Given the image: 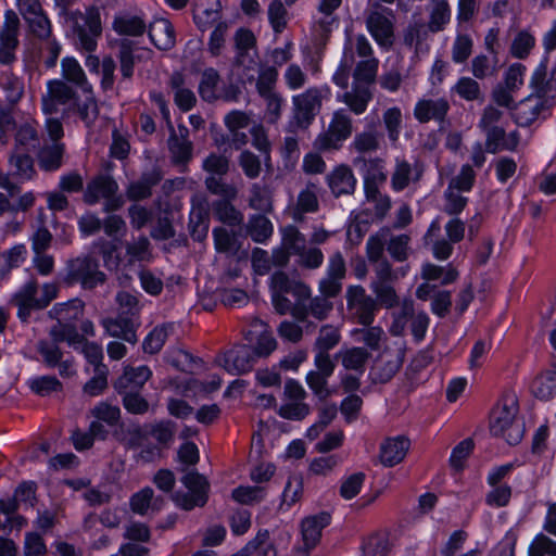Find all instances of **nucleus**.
Wrapping results in <instances>:
<instances>
[{
	"mask_svg": "<svg viewBox=\"0 0 556 556\" xmlns=\"http://www.w3.org/2000/svg\"><path fill=\"white\" fill-rule=\"evenodd\" d=\"M518 399L514 393L504 394L494 406L490 416L492 435L503 438L508 444H517L523 434L522 425L518 421Z\"/></svg>",
	"mask_w": 556,
	"mask_h": 556,
	"instance_id": "1",
	"label": "nucleus"
},
{
	"mask_svg": "<svg viewBox=\"0 0 556 556\" xmlns=\"http://www.w3.org/2000/svg\"><path fill=\"white\" fill-rule=\"evenodd\" d=\"M365 25L380 48H392L395 41V15L391 9L378 1L370 3L365 10Z\"/></svg>",
	"mask_w": 556,
	"mask_h": 556,
	"instance_id": "2",
	"label": "nucleus"
},
{
	"mask_svg": "<svg viewBox=\"0 0 556 556\" xmlns=\"http://www.w3.org/2000/svg\"><path fill=\"white\" fill-rule=\"evenodd\" d=\"M328 89L312 87L292 98V118L288 123V131L296 134L306 129L321 109L323 99Z\"/></svg>",
	"mask_w": 556,
	"mask_h": 556,
	"instance_id": "3",
	"label": "nucleus"
},
{
	"mask_svg": "<svg viewBox=\"0 0 556 556\" xmlns=\"http://www.w3.org/2000/svg\"><path fill=\"white\" fill-rule=\"evenodd\" d=\"M58 285L45 283L38 289L35 280L27 281L12 298L13 303L18 307L17 316L26 320L33 309H41L50 304L58 295Z\"/></svg>",
	"mask_w": 556,
	"mask_h": 556,
	"instance_id": "4",
	"label": "nucleus"
},
{
	"mask_svg": "<svg viewBox=\"0 0 556 556\" xmlns=\"http://www.w3.org/2000/svg\"><path fill=\"white\" fill-rule=\"evenodd\" d=\"M72 29L77 37L79 46L91 52L97 48V38L101 35V18L98 9L89 8L85 13L75 11L68 14Z\"/></svg>",
	"mask_w": 556,
	"mask_h": 556,
	"instance_id": "5",
	"label": "nucleus"
},
{
	"mask_svg": "<svg viewBox=\"0 0 556 556\" xmlns=\"http://www.w3.org/2000/svg\"><path fill=\"white\" fill-rule=\"evenodd\" d=\"M270 291L274 307L279 314H286L291 308L286 294L292 293L299 301L311 295V290L306 285L290 280L282 271H277L271 276Z\"/></svg>",
	"mask_w": 556,
	"mask_h": 556,
	"instance_id": "6",
	"label": "nucleus"
},
{
	"mask_svg": "<svg viewBox=\"0 0 556 556\" xmlns=\"http://www.w3.org/2000/svg\"><path fill=\"white\" fill-rule=\"evenodd\" d=\"M181 482L186 491H177L173 495L178 507L190 510L206 503L210 485L204 476L191 471L184 476Z\"/></svg>",
	"mask_w": 556,
	"mask_h": 556,
	"instance_id": "7",
	"label": "nucleus"
},
{
	"mask_svg": "<svg viewBox=\"0 0 556 556\" xmlns=\"http://www.w3.org/2000/svg\"><path fill=\"white\" fill-rule=\"evenodd\" d=\"M386 175L382 172L380 166H377L376 172L370 176L369 173L365 175V192H366V202L364 214L365 217H361L362 222H374L376 219H381L391 206L390 199L386 195H381L376 187V180H384Z\"/></svg>",
	"mask_w": 556,
	"mask_h": 556,
	"instance_id": "8",
	"label": "nucleus"
},
{
	"mask_svg": "<svg viewBox=\"0 0 556 556\" xmlns=\"http://www.w3.org/2000/svg\"><path fill=\"white\" fill-rule=\"evenodd\" d=\"M20 17L13 10L4 14V22L0 28V64L11 65L16 61V50L20 45Z\"/></svg>",
	"mask_w": 556,
	"mask_h": 556,
	"instance_id": "9",
	"label": "nucleus"
},
{
	"mask_svg": "<svg viewBox=\"0 0 556 556\" xmlns=\"http://www.w3.org/2000/svg\"><path fill=\"white\" fill-rule=\"evenodd\" d=\"M283 244L292 249L293 255L299 257L301 265L317 268L323 264L321 251L317 248L306 249L305 237L294 226L283 228Z\"/></svg>",
	"mask_w": 556,
	"mask_h": 556,
	"instance_id": "10",
	"label": "nucleus"
},
{
	"mask_svg": "<svg viewBox=\"0 0 556 556\" xmlns=\"http://www.w3.org/2000/svg\"><path fill=\"white\" fill-rule=\"evenodd\" d=\"M117 188V184L112 177L100 175L87 185L84 201L88 204H96L103 199L105 200L104 210L114 211L121 205L119 199L115 197Z\"/></svg>",
	"mask_w": 556,
	"mask_h": 556,
	"instance_id": "11",
	"label": "nucleus"
},
{
	"mask_svg": "<svg viewBox=\"0 0 556 556\" xmlns=\"http://www.w3.org/2000/svg\"><path fill=\"white\" fill-rule=\"evenodd\" d=\"M248 348L255 357H267L277 349V341L268 325L260 319H254L245 333Z\"/></svg>",
	"mask_w": 556,
	"mask_h": 556,
	"instance_id": "12",
	"label": "nucleus"
},
{
	"mask_svg": "<svg viewBox=\"0 0 556 556\" xmlns=\"http://www.w3.org/2000/svg\"><path fill=\"white\" fill-rule=\"evenodd\" d=\"M346 305L359 324L366 326L374 321L376 303L370 296L366 295L363 287L352 286L348 289Z\"/></svg>",
	"mask_w": 556,
	"mask_h": 556,
	"instance_id": "13",
	"label": "nucleus"
},
{
	"mask_svg": "<svg viewBox=\"0 0 556 556\" xmlns=\"http://www.w3.org/2000/svg\"><path fill=\"white\" fill-rule=\"evenodd\" d=\"M217 363L230 375H242L252 369L254 358L249 348L241 345L218 356Z\"/></svg>",
	"mask_w": 556,
	"mask_h": 556,
	"instance_id": "14",
	"label": "nucleus"
},
{
	"mask_svg": "<svg viewBox=\"0 0 556 556\" xmlns=\"http://www.w3.org/2000/svg\"><path fill=\"white\" fill-rule=\"evenodd\" d=\"M76 98L72 87L62 80H51L48 84V92L42 97V110L46 114L59 111L60 105L71 104Z\"/></svg>",
	"mask_w": 556,
	"mask_h": 556,
	"instance_id": "15",
	"label": "nucleus"
},
{
	"mask_svg": "<svg viewBox=\"0 0 556 556\" xmlns=\"http://www.w3.org/2000/svg\"><path fill=\"white\" fill-rule=\"evenodd\" d=\"M225 125L228 130L235 136H242L245 138L243 129H249L253 139H265L266 132L262 124L254 122L250 114L243 111H231L225 116Z\"/></svg>",
	"mask_w": 556,
	"mask_h": 556,
	"instance_id": "16",
	"label": "nucleus"
},
{
	"mask_svg": "<svg viewBox=\"0 0 556 556\" xmlns=\"http://www.w3.org/2000/svg\"><path fill=\"white\" fill-rule=\"evenodd\" d=\"M72 276L85 289H92L104 280V274L99 270L98 263L90 256L75 260L71 266Z\"/></svg>",
	"mask_w": 556,
	"mask_h": 556,
	"instance_id": "17",
	"label": "nucleus"
},
{
	"mask_svg": "<svg viewBox=\"0 0 556 556\" xmlns=\"http://www.w3.org/2000/svg\"><path fill=\"white\" fill-rule=\"evenodd\" d=\"M330 522V516L327 513L308 516L302 520L301 535L305 551L314 548L319 542L321 531Z\"/></svg>",
	"mask_w": 556,
	"mask_h": 556,
	"instance_id": "18",
	"label": "nucleus"
},
{
	"mask_svg": "<svg viewBox=\"0 0 556 556\" xmlns=\"http://www.w3.org/2000/svg\"><path fill=\"white\" fill-rule=\"evenodd\" d=\"M220 387V378L212 375L206 382H200L197 379L184 377L179 381H175V390L177 393L187 397L202 396L216 391Z\"/></svg>",
	"mask_w": 556,
	"mask_h": 556,
	"instance_id": "19",
	"label": "nucleus"
},
{
	"mask_svg": "<svg viewBox=\"0 0 556 556\" xmlns=\"http://www.w3.org/2000/svg\"><path fill=\"white\" fill-rule=\"evenodd\" d=\"M450 110V104L444 98L422 99L415 106L414 115L420 123L431 119L443 121Z\"/></svg>",
	"mask_w": 556,
	"mask_h": 556,
	"instance_id": "20",
	"label": "nucleus"
},
{
	"mask_svg": "<svg viewBox=\"0 0 556 556\" xmlns=\"http://www.w3.org/2000/svg\"><path fill=\"white\" fill-rule=\"evenodd\" d=\"M409 448V440L399 435L384 440L380 447V460L384 466H395L401 463Z\"/></svg>",
	"mask_w": 556,
	"mask_h": 556,
	"instance_id": "21",
	"label": "nucleus"
},
{
	"mask_svg": "<svg viewBox=\"0 0 556 556\" xmlns=\"http://www.w3.org/2000/svg\"><path fill=\"white\" fill-rule=\"evenodd\" d=\"M152 371L148 366L124 368L123 375L116 380L117 391H138L151 378Z\"/></svg>",
	"mask_w": 556,
	"mask_h": 556,
	"instance_id": "22",
	"label": "nucleus"
},
{
	"mask_svg": "<svg viewBox=\"0 0 556 556\" xmlns=\"http://www.w3.org/2000/svg\"><path fill=\"white\" fill-rule=\"evenodd\" d=\"M103 327L111 337L121 338L129 343L137 341V321L132 317L121 314L116 318H106L103 320Z\"/></svg>",
	"mask_w": 556,
	"mask_h": 556,
	"instance_id": "23",
	"label": "nucleus"
},
{
	"mask_svg": "<svg viewBox=\"0 0 556 556\" xmlns=\"http://www.w3.org/2000/svg\"><path fill=\"white\" fill-rule=\"evenodd\" d=\"M168 86L174 92V102L181 111H190L197 103L194 92L186 87L185 76L175 72L172 74Z\"/></svg>",
	"mask_w": 556,
	"mask_h": 556,
	"instance_id": "24",
	"label": "nucleus"
},
{
	"mask_svg": "<svg viewBox=\"0 0 556 556\" xmlns=\"http://www.w3.org/2000/svg\"><path fill=\"white\" fill-rule=\"evenodd\" d=\"M151 42L160 50H169L175 46V31L168 20L160 18L149 27Z\"/></svg>",
	"mask_w": 556,
	"mask_h": 556,
	"instance_id": "25",
	"label": "nucleus"
},
{
	"mask_svg": "<svg viewBox=\"0 0 556 556\" xmlns=\"http://www.w3.org/2000/svg\"><path fill=\"white\" fill-rule=\"evenodd\" d=\"M549 100L540 96L529 97L520 103L517 111V122L527 125L536 119L543 112L551 108Z\"/></svg>",
	"mask_w": 556,
	"mask_h": 556,
	"instance_id": "26",
	"label": "nucleus"
},
{
	"mask_svg": "<svg viewBox=\"0 0 556 556\" xmlns=\"http://www.w3.org/2000/svg\"><path fill=\"white\" fill-rule=\"evenodd\" d=\"M119 414L121 410L117 406H113L106 403H100L97 405L92 410V415L96 420L90 425V431L92 434L104 437L105 430L101 421H104L109 426H113L118 421Z\"/></svg>",
	"mask_w": 556,
	"mask_h": 556,
	"instance_id": "27",
	"label": "nucleus"
},
{
	"mask_svg": "<svg viewBox=\"0 0 556 556\" xmlns=\"http://www.w3.org/2000/svg\"><path fill=\"white\" fill-rule=\"evenodd\" d=\"M356 179L349 167L339 166L328 176V185L334 195L349 194L355 188Z\"/></svg>",
	"mask_w": 556,
	"mask_h": 556,
	"instance_id": "28",
	"label": "nucleus"
},
{
	"mask_svg": "<svg viewBox=\"0 0 556 556\" xmlns=\"http://www.w3.org/2000/svg\"><path fill=\"white\" fill-rule=\"evenodd\" d=\"M193 21L201 31L212 27L215 28L216 24L226 22L222 20L220 3L218 1H215L211 7L198 4L193 11Z\"/></svg>",
	"mask_w": 556,
	"mask_h": 556,
	"instance_id": "29",
	"label": "nucleus"
},
{
	"mask_svg": "<svg viewBox=\"0 0 556 556\" xmlns=\"http://www.w3.org/2000/svg\"><path fill=\"white\" fill-rule=\"evenodd\" d=\"M371 98L372 94L368 86L359 83H353L351 91L343 94V102L355 114H362L366 111Z\"/></svg>",
	"mask_w": 556,
	"mask_h": 556,
	"instance_id": "30",
	"label": "nucleus"
},
{
	"mask_svg": "<svg viewBox=\"0 0 556 556\" xmlns=\"http://www.w3.org/2000/svg\"><path fill=\"white\" fill-rule=\"evenodd\" d=\"M220 83V75L214 67H207L201 73L198 92L201 99L207 103H213L219 99L217 92Z\"/></svg>",
	"mask_w": 556,
	"mask_h": 556,
	"instance_id": "31",
	"label": "nucleus"
},
{
	"mask_svg": "<svg viewBox=\"0 0 556 556\" xmlns=\"http://www.w3.org/2000/svg\"><path fill=\"white\" fill-rule=\"evenodd\" d=\"M64 147L59 141H43L39 148L38 161L45 170H55L61 166Z\"/></svg>",
	"mask_w": 556,
	"mask_h": 556,
	"instance_id": "32",
	"label": "nucleus"
},
{
	"mask_svg": "<svg viewBox=\"0 0 556 556\" xmlns=\"http://www.w3.org/2000/svg\"><path fill=\"white\" fill-rule=\"evenodd\" d=\"M450 21L451 7L448 0H431L428 29L431 33L442 31Z\"/></svg>",
	"mask_w": 556,
	"mask_h": 556,
	"instance_id": "33",
	"label": "nucleus"
},
{
	"mask_svg": "<svg viewBox=\"0 0 556 556\" xmlns=\"http://www.w3.org/2000/svg\"><path fill=\"white\" fill-rule=\"evenodd\" d=\"M503 113L493 105H488L483 110L480 126L484 130L488 139H503L504 129L500 126Z\"/></svg>",
	"mask_w": 556,
	"mask_h": 556,
	"instance_id": "34",
	"label": "nucleus"
},
{
	"mask_svg": "<svg viewBox=\"0 0 556 556\" xmlns=\"http://www.w3.org/2000/svg\"><path fill=\"white\" fill-rule=\"evenodd\" d=\"M233 65L242 83H253L260 72L256 52L236 55Z\"/></svg>",
	"mask_w": 556,
	"mask_h": 556,
	"instance_id": "35",
	"label": "nucleus"
},
{
	"mask_svg": "<svg viewBox=\"0 0 556 556\" xmlns=\"http://www.w3.org/2000/svg\"><path fill=\"white\" fill-rule=\"evenodd\" d=\"M25 141H18L13 155L10 159L14 174L21 179H29L34 173L33 160L25 153Z\"/></svg>",
	"mask_w": 556,
	"mask_h": 556,
	"instance_id": "36",
	"label": "nucleus"
},
{
	"mask_svg": "<svg viewBox=\"0 0 556 556\" xmlns=\"http://www.w3.org/2000/svg\"><path fill=\"white\" fill-rule=\"evenodd\" d=\"M349 54L352 62L355 54L363 60L375 58L372 47L367 37L363 34L348 37L344 46V58L346 59Z\"/></svg>",
	"mask_w": 556,
	"mask_h": 556,
	"instance_id": "37",
	"label": "nucleus"
},
{
	"mask_svg": "<svg viewBox=\"0 0 556 556\" xmlns=\"http://www.w3.org/2000/svg\"><path fill=\"white\" fill-rule=\"evenodd\" d=\"M144 21L135 15H122L114 18L113 29L124 36H140L146 31Z\"/></svg>",
	"mask_w": 556,
	"mask_h": 556,
	"instance_id": "38",
	"label": "nucleus"
},
{
	"mask_svg": "<svg viewBox=\"0 0 556 556\" xmlns=\"http://www.w3.org/2000/svg\"><path fill=\"white\" fill-rule=\"evenodd\" d=\"M352 131L353 125L350 115L343 110L334 112L328 127L329 137L327 139H346Z\"/></svg>",
	"mask_w": 556,
	"mask_h": 556,
	"instance_id": "39",
	"label": "nucleus"
},
{
	"mask_svg": "<svg viewBox=\"0 0 556 556\" xmlns=\"http://www.w3.org/2000/svg\"><path fill=\"white\" fill-rule=\"evenodd\" d=\"M531 391L535 397L548 400L556 394V371L542 372L532 381Z\"/></svg>",
	"mask_w": 556,
	"mask_h": 556,
	"instance_id": "40",
	"label": "nucleus"
},
{
	"mask_svg": "<svg viewBox=\"0 0 556 556\" xmlns=\"http://www.w3.org/2000/svg\"><path fill=\"white\" fill-rule=\"evenodd\" d=\"M0 89L3 92L4 101L14 104L22 98L24 86L14 74L4 72L0 75Z\"/></svg>",
	"mask_w": 556,
	"mask_h": 556,
	"instance_id": "41",
	"label": "nucleus"
},
{
	"mask_svg": "<svg viewBox=\"0 0 556 556\" xmlns=\"http://www.w3.org/2000/svg\"><path fill=\"white\" fill-rule=\"evenodd\" d=\"M127 264L135 265L136 263L150 262L152 252L148 238L140 237L137 240L128 243L126 247Z\"/></svg>",
	"mask_w": 556,
	"mask_h": 556,
	"instance_id": "42",
	"label": "nucleus"
},
{
	"mask_svg": "<svg viewBox=\"0 0 556 556\" xmlns=\"http://www.w3.org/2000/svg\"><path fill=\"white\" fill-rule=\"evenodd\" d=\"M535 46V37L526 29L519 30L510 45V53L514 58L525 60Z\"/></svg>",
	"mask_w": 556,
	"mask_h": 556,
	"instance_id": "43",
	"label": "nucleus"
},
{
	"mask_svg": "<svg viewBox=\"0 0 556 556\" xmlns=\"http://www.w3.org/2000/svg\"><path fill=\"white\" fill-rule=\"evenodd\" d=\"M62 74L67 81L77 85L78 87L83 88L84 91L90 90V86L87 81L85 72L75 59H63Z\"/></svg>",
	"mask_w": 556,
	"mask_h": 556,
	"instance_id": "44",
	"label": "nucleus"
},
{
	"mask_svg": "<svg viewBox=\"0 0 556 556\" xmlns=\"http://www.w3.org/2000/svg\"><path fill=\"white\" fill-rule=\"evenodd\" d=\"M161 180V174L159 170L153 169L149 174H144L141 180L132 182L127 190V194L130 199L139 200L150 195L151 187L156 185Z\"/></svg>",
	"mask_w": 556,
	"mask_h": 556,
	"instance_id": "45",
	"label": "nucleus"
},
{
	"mask_svg": "<svg viewBox=\"0 0 556 556\" xmlns=\"http://www.w3.org/2000/svg\"><path fill=\"white\" fill-rule=\"evenodd\" d=\"M130 507L134 513L146 515L150 509H159V500H153V490L144 488L135 493L130 498Z\"/></svg>",
	"mask_w": 556,
	"mask_h": 556,
	"instance_id": "46",
	"label": "nucleus"
},
{
	"mask_svg": "<svg viewBox=\"0 0 556 556\" xmlns=\"http://www.w3.org/2000/svg\"><path fill=\"white\" fill-rule=\"evenodd\" d=\"M379 60L377 58H369L362 60L357 63L354 70V83L364 84L370 86L377 76Z\"/></svg>",
	"mask_w": 556,
	"mask_h": 556,
	"instance_id": "47",
	"label": "nucleus"
},
{
	"mask_svg": "<svg viewBox=\"0 0 556 556\" xmlns=\"http://www.w3.org/2000/svg\"><path fill=\"white\" fill-rule=\"evenodd\" d=\"M174 329V324H164L155 327L144 339L143 350L146 353L154 354L159 352L165 343V340Z\"/></svg>",
	"mask_w": 556,
	"mask_h": 556,
	"instance_id": "48",
	"label": "nucleus"
},
{
	"mask_svg": "<svg viewBox=\"0 0 556 556\" xmlns=\"http://www.w3.org/2000/svg\"><path fill=\"white\" fill-rule=\"evenodd\" d=\"M342 365L345 369L363 372L364 365L368 358V353L363 348H350L340 352Z\"/></svg>",
	"mask_w": 556,
	"mask_h": 556,
	"instance_id": "49",
	"label": "nucleus"
},
{
	"mask_svg": "<svg viewBox=\"0 0 556 556\" xmlns=\"http://www.w3.org/2000/svg\"><path fill=\"white\" fill-rule=\"evenodd\" d=\"M273 231L271 222L263 215H255L249 222V233L255 242L264 243Z\"/></svg>",
	"mask_w": 556,
	"mask_h": 556,
	"instance_id": "50",
	"label": "nucleus"
},
{
	"mask_svg": "<svg viewBox=\"0 0 556 556\" xmlns=\"http://www.w3.org/2000/svg\"><path fill=\"white\" fill-rule=\"evenodd\" d=\"M24 20L27 22L28 28L34 36L43 40L50 38L52 31L51 22L43 10Z\"/></svg>",
	"mask_w": 556,
	"mask_h": 556,
	"instance_id": "51",
	"label": "nucleus"
},
{
	"mask_svg": "<svg viewBox=\"0 0 556 556\" xmlns=\"http://www.w3.org/2000/svg\"><path fill=\"white\" fill-rule=\"evenodd\" d=\"M256 90L260 97L275 93L276 91V83L278 79V71L275 66H267L256 74Z\"/></svg>",
	"mask_w": 556,
	"mask_h": 556,
	"instance_id": "52",
	"label": "nucleus"
},
{
	"mask_svg": "<svg viewBox=\"0 0 556 556\" xmlns=\"http://www.w3.org/2000/svg\"><path fill=\"white\" fill-rule=\"evenodd\" d=\"M390 549L387 534H372L365 540L362 546L364 556H384Z\"/></svg>",
	"mask_w": 556,
	"mask_h": 556,
	"instance_id": "53",
	"label": "nucleus"
},
{
	"mask_svg": "<svg viewBox=\"0 0 556 556\" xmlns=\"http://www.w3.org/2000/svg\"><path fill=\"white\" fill-rule=\"evenodd\" d=\"M340 339L341 334L338 327L325 325L319 330L315 342V351L329 352L340 342Z\"/></svg>",
	"mask_w": 556,
	"mask_h": 556,
	"instance_id": "54",
	"label": "nucleus"
},
{
	"mask_svg": "<svg viewBox=\"0 0 556 556\" xmlns=\"http://www.w3.org/2000/svg\"><path fill=\"white\" fill-rule=\"evenodd\" d=\"M453 90L466 101L482 100V91L477 80L470 77L458 79Z\"/></svg>",
	"mask_w": 556,
	"mask_h": 556,
	"instance_id": "55",
	"label": "nucleus"
},
{
	"mask_svg": "<svg viewBox=\"0 0 556 556\" xmlns=\"http://www.w3.org/2000/svg\"><path fill=\"white\" fill-rule=\"evenodd\" d=\"M119 61V70L123 79H130L134 75L135 56L132 53L131 42L122 40L117 54Z\"/></svg>",
	"mask_w": 556,
	"mask_h": 556,
	"instance_id": "56",
	"label": "nucleus"
},
{
	"mask_svg": "<svg viewBox=\"0 0 556 556\" xmlns=\"http://www.w3.org/2000/svg\"><path fill=\"white\" fill-rule=\"evenodd\" d=\"M266 495L264 486L240 485L232 491V498L240 504H253L262 501Z\"/></svg>",
	"mask_w": 556,
	"mask_h": 556,
	"instance_id": "57",
	"label": "nucleus"
},
{
	"mask_svg": "<svg viewBox=\"0 0 556 556\" xmlns=\"http://www.w3.org/2000/svg\"><path fill=\"white\" fill-rule=\"evenodd\" d=\"M422 277L426 280H440L442 285H448L457 278V271L452 266L440 267L426 264L422 267Z\"/></svg>",
	"mask_w": 556,
	"mask_h": 556,
	"instance_id": "58",
	"label": "nucleus"
},
{
	"mask_svg": "<svg viewBox=\"0 0 556 556\" xmlns=\"http://www.w3.org/2000/svg\"><path fill=\"white\" fill-rule=\"evenodd\" d=\"M83 312V303L79 300H72L66 303H59L53 306L50 314L60 321H70L78 318Z\"/></svg>",
	"mask_w": 556,
	"mask_h": 556,
	"instance_id": "59",
	"label": "nucleus"
},
{
	"mask_svg": "<svg viewBox=\"0 0 556 556\" xmlns=\"http://www.w3.org/2000/svg\"><path fill=\"white\" fill-rule=\"evenodd\" d=\"M228 29L229 24L227 22L218 23L211 33L207 50L212 56L216 58L222 54V51L225 48Z\"/></svg>",
	"mask_w": 556,
	"mask_h": 556,
	"instance_id": "60",
	"label": "nucleus"
},
{
	"mask_svg": "<svg viewBox=\"0 0 556 556\" xmlns=\"http://www.w3.org/2000/svg\"><path fill=\"white\" fill-rule=\"evenodd\" d=\"M108 367L100 366L93 369V376L84 386V392L90 396L101 394L108 386Z\"/></svg>",
	"mask_w": 556,
	"mask_h": 556,
	"instance_id": "61",
	"label": "nucleus"
},
{
	"mask_svg": "<svg viewBox=\"0 0 556 556\" xmlns=\"http://www.w3.org/2000/svg\"><path fill=\"white\" fill-rule=\"evenodd\" d=\"M29 388L37 394L45 396L61 389L60 381L52 376H39L28 380Z\"/></svg>",
	"mask_w": 556,
	"mask_h": 556,
	"instance_id": "62",
	"label": "nucleus"
},
{
	"mask_svg": "<svg viewBox=\"0 0 556 556\" xmlns=\"http://www.w3.org/2000/svg\"><path fill=\"white\" fill-rule=\"evenodd\" d=\"M490 491L485 495V503L492 507H504L511 497V488L508 484L489 485Z\"/></svg>",
	"mask_w": 556,
	"mask_h": 556,
	"instance_id": "63",
	"label": "nucleus"
},
{
	"mask_svg": "<svg viewBox=\"0 0 556 556\" xmlns=\"http://www.w3.org/2000/svg\"><path fill=\"white\" fill-rule=\"evenodd\" d=\"M529 556H556V542L544 534H538L529 546Z\"/></svg>",
	"mask_w": 556,
	"mask_h": 556,
	"instance_id": "64",
	"label": "nucleus"
}]
</instances>
